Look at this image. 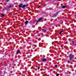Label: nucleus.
I'll return each mask as SVG.
<instances>
[{
    "mask_svg": "<svg viewBox=\"0 0 76 76\" xmlns=\"http://www.w3.org/2000/svg\"><path fill=\"white\" fill-rule=\"evenodd\" d=\"M69 44L70 45V43H69Z\"/></svg>",
    "mask_w": 76,
    "mask_h": 76,
    "instance_id": "a878e982",
    "label": "nucleus"
},
{
    "mask_svg": "<svg viewBox=\"0 0 76 76\" xmlns=\"http://www.w3.org/2000/svg\"><path fill=\"white\" fill-rule=\"evenodd\" d=\"M0 74H1V76H4V73H3L2 72H0Z\"/></svg>",
    "mask_w": 76,
    "mask_h": 76,
    "instance_id": "39448f33",
    "label": "nucleus"
},
{
    "mask_svg": "<svg viewBox=\"0 0 76 76\" xmlns=\"http://www.w3.org/2000/svg\"><path fill=\"white\" fill-rule=\"evenodd\" d=\"M42 30H43V32H44V31H47L46 29H42Z\"/></svg>",
    "mask_w": 76,
    "mask_h": 76,
    "instance_id": "f8f14e48",
    "label": "nucleus"
},
{
    "mask_svg": "<svg viewBox=\"0 0 76 76\" xmlns=\"http://www.w3.org/2000/svg\"><path fill=\"white\" fill-rule=\"evenodd\" d=\"M27 6L26 5H23V4L22 3L19 5V7L20 8H25V7Z\"/></svg>",
    "mask_w": 76,
    "mask_h": 76,
    "instance_id": "f257e3e1",
    "label": "nucleus"
},
{
    "mask_svg": "<svg viewBox=\"0 0 76 76\" xmlns=\"http://www.w3.org/2000/svg\"><path fill=\"white\" fill-rule=\"evenodd\" d=\"M67 7V6H63L62 7V9H65V8H66Z\"/></svg>",
    "mask_w": 76,
    "mask_h": 76,
    "instance_id": "423d86ee",
    "label": "nucleus"
},
{
    "mask_svg": "<svg viewBox=\"0 0 76 76\" xmlns=\"http://www.w3.org/2000/svg\"><path fill=\"white\" fill-rule=\"evenodd\" d=\"M38 21L36 23V25H37V24H38Z\"/></svg>",
    "mask_w": 76,
    "mask_h": 76,
    "instance_id": "412c9836",
    "label": "nucleus"
},
{
    "mask_svg": "<svg viewBox=\"0 0 76 76\" xmlns=\"http://www.w3.org/2000/svg\"><path fill=\"white\" fill-rule=\"evenodd\" d=\"M39 69H40V67L39 66L37 68V69L38 70H39Z\"/></svg>",
    "mask_w": 76,
    "mask_h": 76,
    "instance_id": "dca6fc26",
    "label": "nucleus"
},
{
    "mask_svg": "<svg viewBox=\"0 0 76 76\" xmlns=\"http://www.w3.org/2000/svg\"><path fill=\"white\" fill-rule=\"evenodd\" d=\"M40 70L41 71V69H40Z\"/></svg>",
    "mask_w": 76,
    "mask_h": 76,
    "instance_id": "bb28decb",
    "label": "nucleus"
},
{
    "mask_svg": "<svg viewBox=\"0 0 76 76\" xmlns=\"http://www.w3.org/2000/svg\"><path fill=\"white\" fill-rule=\"evenodd\" d=\"M59 76V74H56V76Z\"/></svg>",
    "mask_w": 76,
    "mask_h": 76,
    "instance_id": "a211bd4d",
    "label": "nucleus"
},
{
    "mask_svg": "<svg viewBox=\"0 0 76 76\" xmlns=\"http://www.w3.org/2000/svg\"><path fill=\"white\" fill-rule=\"evenodd\" d=\"M42 19V18L38 19L37 20V22H39V21H40V20H41Z\"/></svg>",
    "mask_w": 76,
    "mask_h": 76,
    "instance_id": "0eeeda50",
    "label": "nucleus"
},
{
    "mask_svg": "<svg viewBox=\"0 0 76 76\" xmlns=\"http://www.w3.org/2000/svg\"><path fill=\"white\" fill-rule=\"evenodd\" d=\"M62 0H58V1H61Z\"/></svg>",
    "mask_w": 76,
    "mask_h": 76,
    "instance_id": "b1692460",
    "label": "nucleus"
},
{
    "mask_svg": "<svg viewBox=\"0 0 76 76\" xmlns=\"http://www.w3.org/2000/svg\"><path fill=\"white\" fill-rule=\"evenodd\" d=\"M7 8H11V7H12V5H10L9 6H7Z\"/></svg>",
    "mask_w": 76,
    "mask_h": 76,
    "instance_id": "6e6552de",
    "label": "nucleus"
},
{
    "mask_svg": "<svg viewBox=\"0 0 76 76\" xmlns=\"http://www.w3.org/2000/svg\"><path fill=\"white\" fill-rule=\"evenodd\" d=\"M17 53H20V50H18L17 51Z\"/></svg>",
    "mask_w": 76,
    "mask_h": 76,
    "instance_id": "1a4fd4ad",
    "label": "nucleus"
},
{
    "mask_svg": "<svg viewBox=\"0 0 76 76\" xmlns=\"http://www.w3.org/2000/svg\"><path fill=\"white\" fill-rule=\"evenodd\" d=\"M25 23L26 25H27V24L29 23V21H28V20L26 21L25 22Z\"/></svg>",
    "mask_w": 76,
    "mask_h": 76,
    "instance_id": "20e7f679",
    "label": "nucleus"
},
{
    "mask_svg": "<svg viewBox=\"0 0 76 76\" xmlns=\"http://www.w3.org/2000/svg\"><path fill=\"white\" fill-rule=\"evenodd\" d=\"M41 7V6H39L38 7H37V8H39V7Z\"/></svg>",
    "mask_w": 76,
    "mask_h": 76,
    "instance_id": "aec40b11",
    "label": "nucleus"
},
{
    "mask_svg": "<svg viewBox=\"0 0 76 76\" xmlns=\"http://www.w3.org/2000/svg\"><path fill=\"white\" fill-rule=\"evenodd\" d=\"M40 59L43 61H47V59L45 58H40Z\"/></svg>",
    "mask_w": 76,
    "mask_h": 76,
    "instance_id": "7ed1b4c3",
    "label": "nucleus"
},
{
    "mask_svg": "<svg viewBox=\"0 0 76 76\" xmlns=\"http://www.w3.org/2000/svg\"><path fill=\"white\" fill-rule=\"evenodd\" d=\"M58 12H57L56 13V14H58Z\"/></svg>",
    "mask_w": 76,
    "mask_h": 76,
    "instance_id": "393cba45",
    "label": "nucleus"
},
{
    "mask_svg": "<svg viewBox=\"0 0 76 76\" xmlns=\"http://www.w3.org/2000/svg\"><path fill=\"white\" fill-rule=\"evenodd\" d=\"M72 44L73 45L74 44V43H75V41H72Z\"/></svg>",
    "mask_w": 76,
    "mask_h": 76,
    "instance_id": "4468645a",
    "label": "nucleus"
},
{
    "mask_svg": "<svg viewBox=\"0 0 76 76\" xmlns=\"http://www.w3.org/2000/svg\"><path fill=\"white\" fill-rule=\"evenodd\" d=\"M56 16H57V15H56V14H54V15L53 16V17H56Z\"/></svg>",
    "mask_w": 76,
    "mask_h": 76,
    "instance_id": "ddd939ff",
    "label": "nucleus"
},
{
    "mask_svg": "<svg viewBox=\"0 0 76 76\" xmlns=\"http://www.w3.org/2000/svg\"><path fill=\"white\" fill-rule=\"evenodd\" d=\"M55 67H57V65H55Z\"/></svg>",
    "mask_w": 76,
    "mask_h": 76,
    "instance_id": "6ab92c4d",
    "label": "nucleus"
},
{
    "mask_svg": "<svg viewBox=\"0 0 76 76\" xmlns=\"http://www.w3.org/2000/svg\"><path fill=\"white\" fill-rule=\"evenodd\" d=\"M63 32V30H62L60 32H59V34H61Z\"/></svg>",
    "mask_w": 76,
    "mask_h": 76,
    "instance_id": "9d476101",
    "label": "nucleus"
},
{
    "mask_svg": "<svg viewBox=\"0 0 76 76\" xmlns=\"http://www.w3.org/2000/svg\"><path fill=\"white\" fill-rule=\"evenodd\" d=\"M68 63H70V60H68L67 61Z\"/></svg>",
    "mask_w": 76,
    "mask_h": 76,
    "instance_id": "2eb2a0df",
    "label": "nucleus"
},
{
    "mask_svg": "<svg viewBox=\"0 0 76 76\" xmlns=\"http://www.w3.org/2000/svg\"><path fill=\"white\" fill-rule=\"evenodd\" d=\"M39 32V31H37V34H38Z\"/></svg>",
    "mask_w": 76,
    "mask_h": 76,
    "instance_id": "4be33fe9",
    "label": "nucleus"
},
{
    "mask_svg": "<svg viewBox=\"0 0 76 76\" xmlns=\"http://www.w3.org/2000/svg\"><path fill=\"white\" fill-rule=\"evenodd\" d=\"M68 76H70V75H68Z\"/></svg>",
    "mask_w": 76,
    "mask_h": 76,
    "instance_id": "cd10ccee",
    "label": "nucleus"
},
{
    "mask_svg": "<svg viewBox=\"0 0 76 76\" xmlns=\"http://www.w3.org/2000/svg\"><path fill=\"white\" fill-rule=\"evenodd\" d=\"M74 55H72V54H71L69 56V60H72V59L74 58Z\"/></svg>",
    "mask_w": 76,
    "mask_h": 76,
    "instance_id": "f03ea898",
    "label": "nucleus"
},
{
    "mask_svg": "<svg viewBox=\"0 0 76 76\" xmlns=\"http://www.w3.org/2000/svg\"><path fill=\"white\" fill-rule=\"evenodd\" d=\"M4 16V14H1V18L3 17V16Z\"/></svg>",
    "mask_w": 76,
    "mask_h": 76,
    "instance_id": "9b49d317",
    "label": "nucleus"
},
{
    "mask_svg": "<svg viewBox=\"0 0 76 76\" xmlns=\"http://www.w3.org/2000/svg\"><path fill=\"white\" fill-rule=\"evenodd\" d=\"M9 0H7L6 1V2L7 3V2H9Z\"/></svg>",
    "mask_w": 76,
    "mask_h": 76,
    "instance_id": "f3484780",
    "label": "nucleus"
},
{
    "mask_svg": "<svg viewBox=\"0 0 76 76\" xmlns=\"http://www.w3.org/2000/svg\"><path fill=\"white\" fill-rule=\"evenodd\" d=\"M44 37V36H43L41 37V38H42V37Z\"/></svg>",
    "mask_w": 76,
    "mask_h": 76,
    "instance_id": "5701e85b",
    "label": "nucleus"
}]
</instances>
